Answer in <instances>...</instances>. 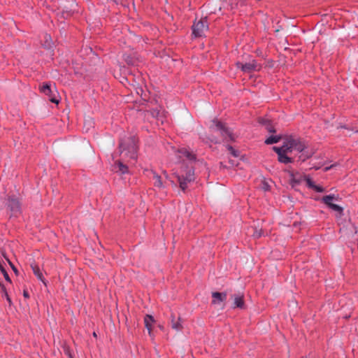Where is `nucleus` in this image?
<instances>
[{"label": "nucleus", "mask_w": 358, "mask_h": 358, "mask_svg": "<svg viewBox=\"0 0 358 358\" xmlns=\"http://www.w3.org/2000/svg\"><path fill=\"white\" fill-rule=\"evenodd\" d=\"M264 189L267 190L268 189V185H265L264 187Z\"/></svg>", "instance_id": "e433bc0d"}, {"label": "nucleus", "mask_w": 358, "mask_h": 358, "mask_svg": "<svg viewBox=\"0 0 358 358\" xmlns=\"http://www.w3.org/2000/svg\"><path fill=\"white\" fill-rule=\"evenodd\" d=\"M237 66L238 68H241V70L245 73H251L255 71H259L261 68L260 65H259L254 60L251 62H248V63H245V64L238 62Z\"/></svg>", "instance_id": "0eeeda50"}, {"label": "nucleus", "mask_w": 358, "mask_h": 358, "mask_svg": "<svg viewBox=\"0 0 358 358\" xmlns=\"http://www.w3.org/2000/svg\"><path fill=\"white\" fill-rule=\"evenodd\" d=\"M330 208H331L332 210H335V211H337L340 215H341L343 214V208L339 206L338 205H336V204H334V203H331L329 206Z\"/></svg>", "instance_id": "b1692460"}, {"label": "nucleus", "mask_w": 358, "mask_h": 358, "mask_svg": "<svg viewBox=\"0 0 358 358\" xmlns=\"http://www.w3.org/2000/svg\"><path fill=\"white\" fill-rule=\"evenodd\" d=\"M213 301L212 303L215 305L220 306L223 308L222 302H224L227 299V294L224 292H215L212 293Z\"/></svg>", "instance_id": "1a4fd4ad"}, {"label": "nucleus", "mask_w": 358, "mask_h": 358, "mask_svg": "<svg viewBox=\"0 0 358 358\" xmlns=\"http://www.w3.org/2000/svg\"><path fill=\"white\" fill-rule=\"evenodd\" d=\"M1 273L3 275L5 279L8 281V282H11L10 280V278L7 273V271H6V269L4 268H1Z\"/></svg>", "instance_id": "bb28decb"}, {"label": "nucleus", "mask_w": 358, "mask_h": 358, "mask_svg": "<svg viewBox=\"0 0 358 358\" xmlns=\"http://www.w3.org/2000/svg\"><path fill=\"white\" fill-rule=\"evenodd\" d=\"M177 178L179 182L180 188L182 191H185L187 187L188 183H190L194 180V172L189 170L186 173L185 176L177 175Z\"/></svg>", "instance_id": "423d86ee"}, {"label": "nucleus", "mask_w": 358, "mask_h": 358, "mask_svg": "<svg viewBox=\"0 0 358 358\" xmlns=\"http://www.w3.org/2000/svg\"><path fill=\"white\" fill-rule=\"evenodd\" d=\"M209 128L212 132H218L225 139L234 141V138L231 131L221 122L217 119L211 121Z\"/></svg>", "instance_id": "f03ea898"}, {"label": "nucleus", "mask_w": 358, "mask_h": 358, "mask_svg": "<svg viewBox=\"0 0 358 358\" xmlns=\"http://www.w3.org/2000/svg\"><path fill=\"white\" fill-rule=\"evenodd\" d=\"M211 141H215V143H217V141H216V140H215V139H212Z\"/></svg>", "instance_id": "4c0bfd02"}, {"label": "nucleus", "mask_w": 358, "mask_h": 358, "mask_svg": "<svg viewBox=\"0 0 358 358\" xmlns=\"http://www.w3.org/2000/svg\"><path fill=\"white\" fill-rule=\"evenodd\" d=\"M286 141L287 147L289 148V152H292V150L301 152H303L306 148L305 143L300 139L289 138L286 140Z\"/></svg>", "instance_id": "39448f33"}, {"label": "nucleus", "mask_w": 358, "mask_h": 358, "mask_svg": "<svg viewBox=\"0 0 358 358\" xmlns=\"http://www.w3.org/2000/svg\"><path fill=\"white\" fill-rule=\"evenodd\" d=\"M152 175L153 180H155L154 185L159 189L164 188V185L161 176L155 172H152Z\"/></svg>", "instance_id": "f3484780"}, {"label": "nucleus", "mask_w": 358, "mask_h": 358, "mask_svg": "<svg viewBox=\"0 0 358 358\" xmlns=\"http://www.w3.org/2000/svg\"><path fill=\"white\" fill-rule=\"evenodd\" d=\"M228 150L230 151V153L234 156V157H238V154L236 150H235L231 146H228L227 147Z\"/></svg>", "instance_id": "c85d7f7f"}, {"label": "nucleus", "mask_w": 358, "mask_h": 358, "mask_svg": "<svg viewBox=\"0 0 358 358\" xmlns=\"http://www.w3.org/2000/svg\"><path fill=\"white\" fill-rule=\"evenodd\" d=\"M301 152V155L299 156V159L302 162L306 161L307 159L310 158L313 155V152H308L306 151V150Z\"/></svg>", "instance_id": "412c9836"}, {"label": "nucleus", "mask_w": 358, "mask_h": 358, "mask_svg": "<svg viewBox=\"0 0 358 358\" xmlns=\"http://www.w3.org/2000/svg\"><path fill=\"white\" fill-rule=\"evenodd\" d=\"M336 164H332L330 166H327L324 168V171H329V169H331V168H333L334 166H335Z\"/></svg>", "instance_id": "473e14b6"}, {"label": "nucleus", "mask_w": 358, "mask_h": 358, "mask_svg": "<svg viewBox=\"0 0 358 358\" xmlns=\"http://www.w3.org/2000/svg\"><path fill=\"white\" fill-rule=\"evenodd\" d=\"M177 157L180 159H182V160L187 159L189 162H192V161L195 160V159H196L195 155L192 152L188 151L185 148H182V149L179 150L178 151Z\"/></svg>", "instance_id": "9d476101"}, {"label": "nucleus", "mask_w": 358, "mask_h": 358, "mask_svg": "<svg viewBox=\"0 0 358 358\" xmlns=\"http://www.w3.org/2000/svg\"><path fill=\"white\" fill-rule=\"evenodd\" d=\"M336 199L334 194L327 195L322 197V201L324 203L329 206L332 201Z\"/></svg>", "instance_id": "6ab92c4d"}, {"label": "nucleus", "mask_w": 358, "mask_h": 358, "mask_svg": "<svg viewBox=\"0 0 358 358\" xmlns=\"http://www.w3.org/2000/svg\"><path fill=\"white\" fill-rule=\"evenodd\" d=\"M208 30V24L206 17L194 22L192 25V34L195 37H202Z\"/></svg>", "instance_id": "7ed1b4c3"}, {"label": "nucleus", "mask_w": 358, "mask_h": 358, "mask_svg": "<svg viewBox=\"0 0 358 358\" xmlns=\"http://www.w3.org/2000/svg\"><path fill=\"white\" fill-rule=\"evenodd\" d=\"M113 170L116 172H119L122 174L126 173L128 171V168L121 161L117 160L113 166Z\"/></svg>", "instance_id": "ddd939ff"}, {"label": "nucleus", "mask_w": 358, "mask_h": 358, "mask_svg": "<svg viewBox=\"0 0 358 358\" xmlns=\"http://www.w3.org/2000/svg\"><path fill=\"white\" fill-rule=\"evenodd\" d=\"M266 129L267 130L269 131V132H275V129L273 128V126H271V124H268L267 127H266Z\"/></svg>", "instance_id": "7c9ffc66"}, {"label": "nucleus", "mask_w": 358, "mask_h": 358, "mask_svg": "<svg viewBox=\"0 0 358 358\" xmlns=\"http://www.w3.org/2000/svg\"><path fill=\"white\" fill-rule=\"evenodd\" d=\"M232 298L234 299L233 308H244L245 303H244L243 294H234L232 296Z\"/></svg>", "instance_id": "f8f14e48"}, {"label": "nucleus", "mask_w": 358, "mask_h": 358, "mask_svg": "<svg viewBox=\"0 0 358 358\" xmlns=\"http://www.w3.org/2000/svg\"><path fill=\"white\" fill-rule=\"evenodd\" d=\"M77 5L74 3H71L72 8L70 10H64L63 14L65 15V17H68L72 15V13L76 10V7Z\"/></svg>", "instance_id": "5701e85b"}, {"label": "nucleus", "mask_w": 358, "mask_h": 358, "mask_svg": "<svg viewBox=\"0 0 358 358\" xmlns=\"http://www.w3.org/2000/svg\"><path fill=\"white\" fill-rule=\"evenodd\" d=\"M154 322H155V320L152 315H146L145 316V317H144L145 326L147 328L150 335H151V333H152V324Z\"/></svg>", "instance_id": "2eb2a0df"}, {"label": "nucleus", "mask_w": 358, "mask_h": 358, "mask_svg": "<svg viewBox=\"0 0 358 358\" xmlns=\"http://www.w3.org/2000/svg\"><path fill=\"white\" fill-rule=\"evenodd\" d=\"M273 150L278 154V157L284 152H289V148L287 147V141H285L281 147H273Z\"/></svg>", "instance_id": "dca6fc26"}, {"label": "nucleus", "mask_w": 358, "mask_h": 358, "mask_svg": "<svg viewBox=\"0 0 358 358\" xmlns=\"http://www.w3.org/2000/svg\"><path fill=\"white\" fill-rule=\"evenodd\" d=\"M31 268L33 271V273L38 278V279L40 280L41 281H42L44 284H45V279L43 278V273H42L39 266L35 264H31Z\"/></svg>", "instance_id": "4468645a"}, {"label": "nucleus", "mask_w": 358, "mask_h": 358, "mask_svg": "<svg viewBox=\"0 0 358 358\" xmlns=\"http://www.w3.org/2000/svg\"><path fill=\"white\" fill-rule=\"evenodd\" d=\"M23 295L25 298H29V294L27 291H24V293H23Z\"/></svg>", "instance_id": "f704fd0d"}, {"label": "nucleus", "mask_w": 358, "mask_h": 358, "mask_svg": "<svg viewBox=\"0 0 358 358\" xmlns=\"http://www.w3.org/2000/svg\"><path fill=\"white\" fill-rule=\"evenodd\" d=\"M1 292L3 294V295L6 297V299L8 300V301L9 303H10V299L7 293V291L6 289V287L1 284Z\"/></svg>", "instance_id": "cd10ccee"}, {"label": "nucleus", "mask_w": 358, "mask_h": 358, "mask_svg": "<svg viewBox=\"0 0 358 358\" xmlns=\"http://www.w3.org/2000/svg\"><path fill=\"white\" fill-rule=\"evenodd\" d=\"M171 327L177 331L182 329V320L180 317H176L174 314H171Z\"/></svg>", "instance_id": "9b49d317"}, {"label": "nucleus", "mask_w": 358, "mask_h": 358, "mask_svg": "<svg viewBox=\"0 0 358 358\" xmlns=\"http://www.w3.org/2000/svg\"><path fill=\"white\" fill-rule=\"evenodd\" d=\"M93 122L91 119H86L84 122V127L85 132H88L90 128L93 127Z\"/></svg>", "instance_id": "4be33fe9"}, {"label": "nucleus", "mask_w": 358, "mask_h": 358, "mask_svg": "<svg viewBox=\"0 0 358 358\" xmlns=\"http://www.w3.org/2000/svg\"><path fill=\"white\" fill-rule=\"evenodd\" d=\"M45 47L46 48H50L52 47V41H51V37L50 36L46 35L45 36Z\"/></svg>", "instance_id": "a878e982"}, {"label": "nucleus", "mask_w": 358, "mask_h": 358, "mask_svg": "<svg viewBox=\"0 0 358 358\" xmlns=\"http://www.w3.org/2000/svg\"><path fill=\"white\" fill-rule=\"evenodd\" d=\"M305 180H306V185L307 186L309 187V188H311V189H314V187H315L316 185H315L314 182L308 177L307 176H305Z\"/></svg>", "instance_id": "393cba45"}, {"label": "nucleus", "mask_w": 358, "mask_h": 358, "mask_svg": "<svg viewBox=\"0 0 358 358\" xmlns=\"http://www.w3.org/2000/svg\"><path fill=\"white\" fill-rule=\"evenodd\" d=\"M137 140L135 136H130L123 139L120 143V152L122 159L127 157L135 159L136 158Z\"/></svg>", "instance_id": "f257e3e1"}, {"label": "nucleus", "mask_w": 358, "mask_h": 358, "mask_svg": "<svg viewBox=\"0 0 358 358\" xmlns=\"http://www.w3.org/2000/svg\"><path fill=\"white\" fill-rule=\"evenodd\" d=\"M254 236L258 238V237H260L261 236V232H255L254 234Z\"/></svg>", "instance_id": "72a5a7b5"}, {"label": "nucleus", "mask_w": 358, "mask_h": 358, "mask_svg": "<svg viewBox=\"0 0 358 358\" xmlns=\"http://www.w3.org/2000/svg\"><path fill=\"white\" fill-rule=\"evenodd\" d=\"M8 208L10 210L12 215L16 216L20 213V204L15 198L10 197L8 199Z\"/></svg>", "instance_id": "6e6552de"}, {"label": "nucleus", "mask_w": 358, "mask_h": 358, "mask_svg": "<svg viewBox=\"0 0 358 358\" xmlns=\"http://www.w3.org/2000/svg\"><path fill=\"white\" fill-rule=\"evenodd\" d=\"M268 121L267 120H263L262 122H260L262 124H266V122H267Z\"/></svg>", "instance_id": "c9c22d12"}, {"label": "nucleus", "mask_w": 358, "mask_h": 358, "mask_svg": "<svg viewBox=\"0 0 358 358\" xmlns=\"http://www.w3.org/2000/svg\"><path fill=\"white\" fill-rule=\"evenodd\" d=\"M315 191L317 192H324V189L320 186H318V185H315V187H314L313 189Z\"/></svg>", "instance_id": "c756f323"}, {"label": "nucleus", "mask_w": 358, "mask_h": 358, "mask_svg": "<svg viewBox=\"0 0 358 358\" xmlns=\"http://www.w3.org/2000/svg\"><path fill=\"white\" fill-rule=\"evenodd\" d=\"M7 260H8L9 264L10 265V266L12 267L13 270L16 273L17 272V269L15 267V266L12 264V262L9 259H7Z\"/></svg>", "instance_id": "2f4dec72"}, {"label": "nucleus", "mask_w": 358, "mask_h": 358, "mask_svg": "<svg viewBox=\"0 0 358 358\" xmlns=\"http://www.w3.org/2000/svg\"><path fill=\"white\" fill-rule=\"evenodd\" d=\"M280 138H281L280 136H271L268 137L265 141V143L268 144V145L276 143L279 142Z\"/></svg>", "instance_id": "aec40b11"}, {"label": "nucleus", "mask_w": 358, "mask_h": 358, "mask_svg": "<svg viewBox=\"0 0 358 358\" xmlns=\"http://www.w3.org/2000/svg\"><path fill=\"white\" fill-rule=\"evenodd\" d=\"M288 153L289 152H284L283 154L280 155V156L278 157V161L283 164L292 163L293 162V159L292 158L287 155Z\"/></svg>", "instance_id": "a211bd4d"}, {"label": "nucleus", "mask_w": 358, "mask_h": 358, "mask_svg": "<svg viewBox=\"0 0 358 358\" xmlns=\"http://www.w3.org/2000/svg\"><path fill=\"white\" fill-rule=\"evenodd\" d=\"M40 90L41 92L49 96L51 102L57 104L59 103V100L56 98L57 90L55 84L52 85L50 83H44L40 87Z\"/></svg>", "instance_id": "20e7f679"}]
</instances>
